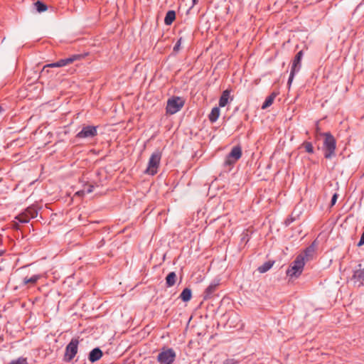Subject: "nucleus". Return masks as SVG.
I'll return each instance as SVG.
<instances>
[{"instance_id": "39", "label": "nucleus", "mask_w": 364, "mask_h": 364, "mask_svg": "<svg viewBox=\"0 0 364 364\" xmlns=\"http://www.w3.org/2000/svg\"><path fill=\"white\" fill-rule=\"evenodd\" d=\"M3 251L0 250V256H1L3 255Z\"/></svg>"}, {"instance_id": "33", "label": "nucleus", "mask_w": 364, "mask_h": 364, "mask_svg": "<svg viewBox=\"0 0 364 364\" xmlns=\"http://www.w3.org/2000/svg\"><path fill=\"white\" fill-rule=\"evenodd\" d=\"M296 220V217H294L293 215H290L288 218L286 219L285 220V225L287 226L289 225L291 223H293L294 221H295Z\"/></svg>"}, {"instance_id": "29", "label": "nucleus", "mask_w": 364, "mask_h": 364, "mask_svg": "<svg viewBox=\"0 0 364 364\" xmlns=\"http://www.w3.org/2000/svg\"><path fill=\"white\" fill-rule=\"evenodd\" d=\"M298 72H296V71H294V70H291L290 71V75H289V79H288V82H287V85H289V87L291 86L292 82H293V80L294 78V76Z\"/></svg>"}, {"instance_id": "21", "label": "nucleus", "mask_w": 364, "mask_h": 364, "mask_svg": "<svg viewBox=\"0 0 364 364\" xmlns=\"http://www.w3.org/2000/svg\"><path fill=\"white\" fill-rule=\"evenodd\" d=\"M277 96V93L272 92L270 95H269L265 101L264 102L263 105H262V109H264L269 106H271Z\"/></svg>"}, {"instance_id": "4", "label": "nucleus", "mask_w": 364, "mask_h": 364, "mask_svg": "<svg viewBox=\"0 0 364 364\" xmlns=\"http://www.w3.org/2000/svg\"><path fill=\"white\" fill-rule=\"evenodd\" d=\"M161 159V153L159 151H155L151 155L147 167L144 171V173L154 176L157 173Z\"/></svg>"}, {"instance_id": "13", "label": "nucleus", "mask_w": 364, "mask_h": 364, "mask_svg": "<svg viewBox=\"0 0 364 364\" xmlns=\"http://www.w3.org/2000/svg\"><path fill=\"white\" fill-rule=\"evenodd\" d=\"M220 284L219 280H213L211 282V283L209 284V286L205 289L204 293H203V298L204 299H208L211 298L216 291L218 285Z\"/></svg>"}, {"instance_id": "7", "label": "nucleus", "mask_w": 364, "mask_h": 364, "mask_svg": "<svg viewBox=\"0 0 364 364\" xmlns=\"http://www.w3.org/2000/svg\"><path fill=\"white\" fill-rule=\"evenodd\" d=\"M79 341L77 338H72L65 348L64 360L67 362L71 361L77 353Z\"/></svg>"}, {"instance_id": "16", "label": "nucleus", "mask_w": 364, "mask_h": 364, "mask_svg": "<svg viewBox=\"0 0 364 364\" xmlns=\"http://www.w3.org/2000/svg\"><path fill=\"white\" fill-rule=\"evenodd\" d=\"M230 97V91L228 90H224L219 100V106L221 107L226 106L227 104L228 103Z\"/></svg>"}, {"instance_id": "37", "label": "nucleus", "mask_w": 364, "mask_h": 364, "mask_svg": "<svg viewBox=\"0 0 364 364\" xmlns=\"http://www.w3.org/2000/svg\"><path fill=\"white\" fill-rule=\"evenodd\" d=\"M3 111V108L1 106H0V113Z\"/></svg>"}, {"instance_id": "30", "label": "nucleus", "mask_w": 364, "mask_h": 364, "mask_svg": "<svg viewBox=\"0 0 364 364\" xmlns=\"http://www.w3.org/2000/svg\"><path fill=\"white\" fill-rule=\"evenodd\" d=\"M240 361L235 358H228L223 361V364H240Z\"/></svg>"}, {"instance_id": "17", "label": "nucleus", "mask_w": 364, "mask_h": 364, "mask_svg": "<svg viewBox=\"0 0 364 364\" xmlns=\"http://www.w3.org/2000/svg\"><path fill=\"white\" fill-rule=\"evenodd\" d=\"M176 279H177V276H176V272H170L166 277V287H173L176 284Z\"/></svg>"}, {"instance_id": "34", "label": "nucleus", "mask_w": 364, "mask_h": 364, "mask_svg": "<svg viewBox=\"0 0 364 364\" xmlns=\"http://www.w3.org/2000/svg\"><path fill=\"white\" fill-rule=\"evenodd\" d=\"M338 198L337 193H334L331 198V204L330 205H335Z\"/></svg>"}, {"instance_id": "12", "label": "nucleus", "mask_w": 364, "mask_h": 364, "mask_svg": "<svg viewBox=\"0 0 364 364\" xmlns=\"http://www.w3.org/2000/svg\"><path fill=\"white\" fill-rule=\"evenodd\" d=\"M351 280L353 282L354 286L358 287L364 286V267H362L361 264L358 265V269L353 272Z\"/></svg>"}, {"instance_id": "2", "label": "nucleus", "mask_w": 364, "mask_h": 364, "mask_svg": "<svg viewBox=\"0 0 364 364\" xmlns=\"http://www.w3.org/2000/svg\"><path fill=\"white\" fill-rule=\"evenodd\" d=\"M304 265V257L303 255H299L288 267L286 272L287 275L291 278L299 277L303 272Z\"/></svg>"}, {"instance_id": "10", "label": "nucleus", "mask_w": 364, "mask_h": 364, "mask_svg": "<svg viewBox=\"0 0 364 364\" xmlns=\"http://www.w3.org/2000/svg\"><path fill=\"white\" fill-rule=\"evenodd\" d=\"M80 58H81L80 55H73L72 56H70L69 58L60 59V60H58L55 63H49V64L46 65L43 67V70L46 68H61V67H64V66H66V65L73 63L76 60L80 59Z\"/></svg>"}, {"instance_id": "25", "label": "nucleus", "mask_w": 364, "mask_h": 364, "mask_svg": "<svg viewBox=\"0 0 364 364\" xmlns=\"http://www.w3.org/2000/svg\"><path fill=\"white\" fill-rule=\"evenodd\" d=\"M34 7H35L36 10L39 13L46 11L48 9L46 4H45L43 2L41 1H37L34 4Z\"/></svg>"}, {"instance_id": "36", "label": "nucleus", "mask_w": 364, "mask_h": 364, "mask_svg": "<svg viewBox=\"0 0 364 364\" xmlns=\"http://www.w3.org/2000/svg\"><path fill=\"white\" fill-rule=\"evenodd\" d=\"M198 0H193V4L195 5L197 4Z\"/></svg>"}, {"instance_id": "15", "label": "nucleus", "mask_w": 364, "mask_h": 364, "mask_svg": "<svg viewBox=\"0 0 364 364\" xmlns=\"http://www.w3.org/2000/svg\"><path fill=\"white\" fill-rule=\"evenodd\" d=\"M102 355L103 353L100 348H95L90 352L88 359L91 363H95L99 360L102 358Z\"/></svg>"}, {"instance_id": "9", "label": "nucleus", "mask_w": 364, "mask_h": 364, "mask_svg": "<svg viewBox=\"0 0 364 364\" xmlns=\"http://www.w3.org/2000/svg\"><path fill=\"white\" fill-rule=\"evenodd\" d=\"M80 58H81L80 55H73L72 56H70L69 58L60 59V60H58L55 63H49V64L46 65L43 67V70L46 68H61V67H64V66H66V65L73 63L76 60L80 59Z\"/></svg>"}, {"instance_id": "3", "label": "nucleus", "mask_w": 364, "mask_h": 364, "mask_svg": "<svg viewBox=\"0 0 364 364\" xmlns=\"http://www.w3.org/2000/svg\"><path fill=\"white\" fill-rule=\"evenodd\" d=\"M176 358V353L172 348L163 347L156 357V360L159 364H173Z\"/></svg>"}, {"instance_id": "22", "label": "nucleus", "mask_w": 364, "mask_h": 364, "mask_svg": "<svg viewBox=\"0 0 364 364\" xmlns=\"http://www.w3.org/2000/svg\"><path fill=\"white\" fill-rule=\"evenodd\" d=\"M274 263V262H273V261H267V262H264L263 264H262L261 266H259L258 267L257 270L260 273H265L272 267Z\"/></svg>"}, {"instance_id": "14", "label": "nucleus", "mask_w": 364, "mask_h": 364, "mask_svg": "<svg viewBox=\"0 0 364 364\" xmlns=\"http://www.w3.org/2000/svg\"><path fill=\"white\" fill-rule=\"evenodd\" d=\"M304 53L302 50L299 51L296 55H295L293 61H292V65L291 68V70L299 72L301 69V61L303 58Z\"/></svg>"}, {"instance_id": "18", "label": "nucleus", "mask_w": 364, "mask_h": 364, "mask_svg": "<svg viewBox=\"0 0 364 364\" xmlns=\"http://www.w3.org/2000/svg\"><path fill=\"white\" fill-rule=\"evenodd\" d=\"M192 296L191 289L189 288H185L181 293L179 298L184 302H187L191 300Z\"/></svg>"}, {"instance_id": "20", "label": "nucleus", "mask_w": 364, "mask_h": 364, "mask_svg": "<svg viewBox=\"0 0 364 364\" xmlns=\"http://www.w3.org/2000/svg\"><path fill=\"white\" fill-rule=\"evenodd\" d=\"M175 18H176V13H175V11H173V10L168 11L166 13L165 18H164L165 24L167 25V26L171 25L173 23V21H174Z\"/></svg>"}, {"instance_id": "31", "label": "nucleus", "mask_w": 364, "mask_h": 364, "mask_svg": "<svg viewBox=\"0 0 364 364\" xmlns=\"http://www.w3.org/2000/svg\"><path fill=\"white\" fill-rule=\"evenodd\" d=\"M181 43H182V38L181 37L180 38L178 39L177 42L176 43L174 47H173L174 52L177 53L179 51Z\"/></svg>"}, {"instance_id": "28", "label": "nucleus", "mask_w": 364, "mask_h": 364, "mask_svg": "<svg viewBox=\"0 0 364 364\" xmlns=\"http://www.w3.org/2000/svg\"><path fill=\"white\" fill-rule=\"evenodd\" d=\"M10 364H28L26 358L20 357L16 360L11 361Z\"/></svg>"}, {"instance_id": "5", "label": "nucleus", "mask_w": 364, "mask_h": 364, "mask_svg": "<svg viewBox=\"0 0 364 364\" xmlns=\"http://www.w3.org/2000/svg\"><path fill=\"white\" fill-rule=\"evenodd\" d=\"M184 100L179 97H173L168 99L166 105V112L173 114L181 110L183 107Z\"/></svg>"}, {"instance_id": "11", "label": "nucleus", "mask_w": 364, "mask_h": 364, "mask_svg": "<svg viewBox=\"0 0 364 364\" xmlns=\"http://www.w3.org/2000/svg\"><path fill=\"white\" fill-rule=\"evenodd\" d=\"M97 134V127L85 126L79 132L76 137L79 139L93 138Z\"/></svg>"}, {"instance_id": "26", "label": "nucleus", "mask_w": 364, "mask_h": 364, "mask_svg": "<svg viewBox=\"0 0 364 364\" xmlns=\"http://www.w3.org/2000/svg\"><path fill=\"white\" fill-rule=\"evenodd\" d=\"M41 278L39 274H35L31 277L30 278L25 277L23 279V284H27L28 283L36 284L37 281Z\"/></svg>"}, {"instance_id": "27", "label": "nucleus", "mask_w": 364, "mask_h": 364, "mask_svg": "<svg viewBox=\"0 0 364 364\" xmlns=\"http://www.w3.org/2000/svg\"><path fill=\"white\" fill-rule=\"evenodd\" d=\"M302 146L305 149V151L309 154H313L314 151L313 145L309 141H304L302 144Z\"/></svg>"}, {"instance_id": "38", "label": "nucleus", "mask_w": 364, "mask_h": 364, "mask_svg": "<svg viewBox=\"0 0 364 364\" xmlns=\"http://www.w3.org/2000/svg\"><path fill=\"white\" fill-rule=\"evenodd\" d=\"M316 132H317V133H318V132H319V127H316Z\"/></svg>"}, {"instance_id": "35", "label": "nucleus", "mask_w": 364, "mask_h": 364, "mask_svg": "<svg viewBox=\"0 0 364 364\" xmlns=\"http://www.w3.org/2000/svg\"><path fill=\"white\" fill-rule=\"evenodd\" d=\"M363 245H364V231L363 232L362 235L360 237V240H359V242H358L357 245L358 247H360V246H362Z\"/></svg>"}, {"instance_id": "24", "label": "nucleus", "mask_w": 364, "mask_h": 364, "mask_svg": "<svg viewBox=\"0 0 364 364\" xmlns=\"http://www.w3.org/2000/svg\"><path fill=\"white\" fill-rule=\"evenodd\" d=\"M220 115V109L217 107H213L209 114V120L211 122H215L217 121Z\"/></svg>"}, {"instance_id": "19", "label": "nucleus", "mask_w": 364, "mask_h": 364, "mask_svg": "<svg viewBox=\"0 0 364 364\" xmlns=\"http://www.w3.org/2000/svg\"><path fill=\"white\" fill-rule=\"evenodd\" d=\"M94 186L92 184H85L84 188L75 193L76 196H82L85 194L90 193L92 192Z\"/></svg>"}, {"instance_id": "32", "label": "nucleus", "mask_w": 364, "mask_h": 364, "mask_svg": "<svg viewBox=\"0 0 364 364\" xmlns=\"http://www.w3.org/2000/svg\"><path fill=\"white\" fill-rule=\"evenodd\" d=\"M302 210L301 208H294L292 211L291 215H293L294 217H296V219L299 217V215L301 214Z\"/></svg>"}, {"instance_id": "23", "label": "nucleus", "mask_w": 364, "mask_h": 364, "mask_svg": "<svg viewBox=\"0 0 364 364\" xmlns=\"http://www.w3.org/2000/svg\"><path fill=\"white\" fill-rule=\"evenodd\" d=\"M314 252H315V247H314V244H312V245H309L308 247H306V250H304V253L302 254L303 256L304 257V259H309L311 258Z\"/></svg>"}, {"instance_id": "1", "label": "nucleus", "mask_w": 364, "mask_h": 364, "mask_svg": "<svg viewBox=\"0 0 364 364\" xmlns=\"http://www.w3.org/2000/svg\"><path fill=\"white\" fill-rule=\"evenodd\" d=\"M324 136L323 151L326 159H331L336 156V141L330 132L319 133Z\"/></svg>"}, {"instance_id": "6", "label": "nucleus", "mask_w": 364, "mask_h": 364, "mask_svg": "<svg viewBox=\"0 0 364 364\" xmlns=\"http://www.w3.org/2000/svg\"><path fill=\"white\" fill-rule=\"evenodd\" d=\"M36 207V206H27L24 211L16 216L15 218L21 223H28L31 219L38 215V210Z\"/></svg>"}, {"instance_id": "8", "label": "nucleus", "mask_w": 364, "mask_h": 364, "mask_svg": "<svg viewBox=\"0 0 364 364\" xmlns=\"http://www.w3.org/2000/svg\"><path fill=\"white\" fill-rule=\"evenodd\" d=\"M242 156V148L240 146H235L231 149L230 152L226 156L225 160L224 161V165L225 166H231L239 160Z\"/></svg>"}]
</instances>
